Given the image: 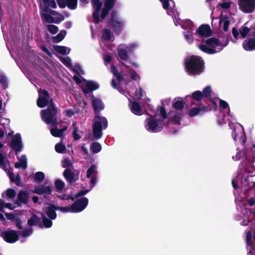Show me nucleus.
I'll list each match as a JSON object with an SVG mask.
<instances>
[{
  "mask_svg": "<svg viewBox=\"0 0 255 255\" xmlns=\"http://www.w3.org/2000/svg\"><path fill=\"white\" fill-rule=\"evenodd\" d=\"M203 61L201 58L197 56H192L186 60L187 72L192 75L199 74L202 71Z\"/></svg>",
  "mask_w": 255,
  "mask_h": 255,
  "instance_id": "nucleus-4",
  "label": "nucleus"
},
{
  "mask_svg": "<svg viewBox=\"0 0 255 255\" xmlns=\"http://www.w3.org/2000/svg\"><path fill=\"white\" fill-rule=\"evenodd\" d=\"M75 206H66L65 207H58L57 209L62 212H72L76 211L74 208Z\"/></svg>",
  "mask_w": 255,
  "mask_h": 255,
  "instance_id": "nucleus-51",
  "label": "nucleus"
},
{
  "mask_svg": "<svg viewBox=\"0 0 255 255\" xmlns=\"http://www.w3.org/2000/svg\"><path fill=\"white\" fill-rule=\"evenodd\" d=\"M38 93L39 97L37 101V104L39 107L44 108L49 102L50 103L47 110L41 111V115L42 120L48 125L55 126L57 124L56 117L57 111L52 102L51 98L49 96L47 91L44 90L39 91Z\"/></svg>",
  "mask_w": 255,
  "mask_h": 255,
  "instance_id": "nucleus-1",
  "label": "nucleus"
},
{
  "mask_svg": "<svg viewBox=\"0 0 255 255\" xmlns=\"http://www.w3.org/2000/svg\"><path fill=\"white\" fill-rule=\"evenodd\" d=\"M165 125V122L159 119L158 116H151L145 121V129L151 132L160 131Z\"/></svg>",
  "mask_w": 255,
  "mask_h": 255,
  "instance_id": "nucleus-7",
  "label": "nucleus"
},
{
  "mask_svg": "<svg viewBox=\"0 0 255 255\" xmlns=\"http://www.w3.org/2000/svg\"><path fill=\"white\" fill-rule=\"evenodd\" d=\"M39 1L40 7H42L44 6H49L52 8L56 7V3L55 0H38Z\"/></svg>",
  "mask_w": 255,
  "mask_h": 255,
  "instance_id": "nucleus-37",
  "label": "nucleus"
},
{
  "mask_svg": "<svg viewBox=\"0 0 255 255\" xmlns=\"http://www.w3.org/2000/svg\"><path fill=\"white\" fill-rule=\"evenodd\" d=\"M170 122H169V126L170 125H178L180 124V120L181 119L182 115L178 112H175V113H170Z\"/></svg>",
  "mask_w": 255,
  "mask_h": 255,
  "instance_id": "nucleus-32",
  "label": "nucleus"
},
{
  "mask_svg": "<svg viewBox=\"0 0 255 255\" xmlns=\"http://www.w3.org/2000/svg\"><path fill=\"white\" fill-rule=\"evenodd\" d=\"M45 178V175L42 172H37L35 173L34 179V180L38 183L42 182Z\"/></svg>",
  "mask_w": 255,
  "mask_h": 255,
  "instance_id": "nucleus-48",
  "label": "nucleus"
},
{
  "mask_svg": "<svg viewBox=\"0 0 255 255\" xmlns=\"http://www.w3.org/2000/svg\"><path fill=\"white\" fill-rule=\"evenodd\" d=\"M220 108L221 112L225 114H223L224 119H222L221 117H219L218 122L219 125H221L226 123V120H229L230 119V108L228 104L225 101L220 100Z\"/></svg>",
  "mask_w": 255,
  "mask_h": 255,
  "instance_id": "nucleus-11",
  "label": "nucleus"
},
{
  "mask_svg": "<svg viewBox=\"0 0 255 255\" xmlns=\"http://www.w3.org/2000/svg\"><path fill=\"white\" fill-rule=\"evenodd\" d=\"M97 174V166L96 165H92L87 170V177L88 178H91L90 184H92V187H93L96 183V175Z\"/></svg>",
  "mask_w": 255,
  "mask_h": 255,
  "instance_id": "nucleus-27",
  "label": "nucleus"
},
{
  "mask_svg": "<svg viewBox=\"0 0 255 255\" xmlns=\"http://www.w3.org/2000/svg\"><path fill=\"white\" fill-rule=\"evenodd\" d=\"M138 47V44L137 43L133 42L129 44L128 45H127V49L129 53H132L136 50Z\"/></svg>",
  "mask_w": 255,
  "mask_h": 255,
  "instance_id": "nucleus-55",
  "label": "nucleus"
},
{
  "mask_svg": "<svg viewBox=\"0 0 255 255\" xmlns=\"http://www.w3.org/2000/svg\"><path fill=\"white\" fill-rule=\"evenodd\" d=\"M173 106L176 110H181L184 107L183 102L180 98H175L173 102Z\"/></svg>",
  "mask_w": 255,
  "mask_h": 255,
  "instance_id": "nucleus-41",
  "label": "nucleus"
},
{
  "mask_svg": "<svg viewBox=\"0 0 255 255\" xmlns=\"http://www.w3.org/2000/svg\"><path fill=\"white\" fill-rule=\"evenodd\" d=\"M207 111V108L204 106L195 107L191 109L188 112V115L191 117H195L200 114H202Z\"/></svg>",
  "mask_w": 255,
  "mask_h": 255,
  "instance_id": "nucleus-30",
  "label": "nucleus"
},
{
  "mask_svg": "<svg viewBox=\"0 0 255 255\" xmlns=\"http://www.w3.org/2000/svg\"><path fill=\"white\" fill-rule=\"evenodd\" d=\"M81 86L83 88V92L87 94L88 93L89 91H94L97 89L99 86L98 83L93 81H88L85 80L84 78L82 80V82L81 83Z\"/></svg>",
  "mask_w": 255,
  "mask_h": 255,
  "instance_id": "nucleus-15",
  "label": "nucleus"
},
{
  "mask_svg": "<svg viewBox=\"0 0 255 255\" xmlns=\"http://www.w3.org/2000/svg\"><path fill=\"white\" fill-rule=\"evenodd\" d=\"M67 5L70 9H75L77 6V0H66Z\"/></svg>",
  "mask_w": 255,
  "mask_h": 255,
  "instance_id": "nucleus-49",
  "label": "nucleus"
},
{
  "mask_svg": "<svg viewBox=\"0 0 255 255\" xmlns=\"http://www.w3.org/2000/svg\"><path fill=\"white\" fill-rule=\"evenodd\" d=\"M92 105L96 114L98 112L104 109V104L102 101L100 99L95 97H93L92 98Z\"/></svg>",
  "mask_w": 255,
  "mask_h": 255,
  "instance_id": "nucleus-31",
  "label": "nucleus"
},
{
  "mask_svg": "<svg viewBox=\"0 0 255 255\" xmlns=\"http://www.w3.org/2000/svg\"><path fill=\"white\" fill-rule=\"evenodd\" d=\"M53 48L56 52L62 55L68 54L70 51L69 48L63 46L56 45L53 47Z\"/></svg>",
  "mask_w": 255,
  "mask_h": 255,
  "instance_id": "nucleus-38",
  "label": "nucleus"
},
{
  "mask_svg": "<svg viewBox=\"0 0 255 255\" xmlns=\"http://www.w3.org/2000/svg\"><path fill=\"white\" fill-rule=\"evenodd\" d=\"M73 131L72 132V135L73 138L76 140H78L80 138V135L77 133L78 128L76 127L75 123H73Z\"/></svg>",
  "mask_w": 255,
  "mask_h": 255,
  "instance_id": "nucleus-56",
  "label": "nucleus"
},
{
  "mask_svg": "<svg viewBox=\"0 0 255 255\" xmlns=\"http://www.w3.org/2000/svg\"><path fill=\"white\" fill-rule=\"evenodd\" d=\"M55 150L59 153H63L66 150V146L61 143H59L55 145Z\"/></svg>",
  "mask_w": 255,
  "mask_h": 255,
  "instance_id": "nucleus-54",
  "label": "nucleus"
},
{
  "mask_svg": "<svg viewBox=\"0 0 255 255\" xmlns=\"http://www.w3.org/2000/svg\"><path fill=\"white\" fill-rule=\"evenodd\" d=\"M9 146L16 152V154L17 152L21 150L23 148V145L22 144L21 135L19 133L16 134L13 137Z\"/></svg>",
  "mask_w": 255,
  "mask_h": 255,
  "instance_id": "nucleus-14",
  "label": "nucleus"
},
{
  "mask_svg": "<svg viewBox=\"0 0 255 255\" xmlns=\"http://www.w3.org/2000/svg\"><path fill=\"white\" fill-rule=\"evenodd\" d=\"M240 175L239 174L237 177H234L232 179V185L234 189H237L240 187L243 188L244 186H246L247 184L242 183V181L239 183V181H240Z\"/></svg>",
  "mask_w": 255,
  "mask_h": 255,
  "instance_id": "nucleus-39",
  "label": "nucleus"
},
{
  "mask_svg": "<svg viewBox=\"0 0 255 255\" xmlns=\"http://www.w3.org/2000/svg\"><path fill=\"white\" fill-rule=\"evenodd\" d=\"M66 35V31L65 30H61L59 34H58L56 36L53 37L52 41L54 43H58L64 38Z\"/></svg>",
  "mask_w": 255,
  "mask_h": 255,
  "instance_id": "nucleus-42",
  "label": "nucleus"
},
{
  "mask_svg": "<svg viewBox=\"0 0 255 255\" xmlns=\"http://www.w3.org/2000/svg\"><path fill=\"white\" fill-rule=\"evenodd\" d=\"M111 71L114 74V75L115 76V77L117 78L118 84L121 85V82L123 80V78L120 74H119L117 72L116 70V67L113 65H112L111 66Z\"/></svg>",
  "mask_w": 255,
  "mask_h": 255,
  "instance_id": "nucleus-45",
  "label": "nucleus"
},
{
  "mask_svg": "<svg viewBox=\"0 0 255 255\" xmlns=\"http://www.w3.org/2000/svg\"><path fill=\"white\" fill-rule=\"evenodd\" d=\"M32 233V229L29 227L26 229L23 230L20 232V235L24 237H28L31 235Z\"/></svg>",
  "mask_w": 255,
  "mask_h": 255,
  "instance_id": "nucleus-60",
  "label": "nucleus"
},
{
  "mask_svg": "<svg viewBox=\"0 0 255 255\" xmlns=\"http://www.w3.org/2000/svg\"><path fill=\"white\" fill-rule=\"evenodd\" d=\"M212 90L210 86L206 87L203 90L202 95L203 97H209L211 95Z\"/></svg>",
  "mask_w": 255,
  "mask_h": 255,
  "instance_id": "nucleus-62",
  "label": "nucleus"
},
{
  "mask_svg": "<svg viewBox=\"0 0 255 255\" xmlns=\"http://www.w3.org/2000/svg\"><path fill=\"white\" fill-rule=\"evenodd\" d=\"M72 69L73 70V71L77 74V75H74L73 76V79L75 80V81L79 85L81 84L82 82V80L83 79L81 76V75L84 74V72L80 66V65L76 64H75L73 67L72 66L71 67Z\"/></svg>",
  "mask_w": 255,
  "mask_h": 255,
  "instance_id": "nucleus-22",
  "label": "nucleus"
},
{
  "mask_svg": "<svg viewBox=\"0 0 255 255\" xmlns=\"http://www.w3.org/2000/svg\"><path fill=\"white\" fill-rule=\"evenodd\" d=\"M47 29L48 30L53 34H54L57 33L58 31V28L57 26L54 25H47Z\"/></svg>",
  "mask_w": 255,
  "mask_h": 255,
  "instance_id": "nucleus-63",
  "label": "nucleus"
},
{
  "mask_svg": "<svg viewBox=\"0 0 255 255\" xmlns=\"http://www.w3.org/2000/svg\"><path fill=\"white\" fill-rule=\"evenodd\" d=\"M250 29L245 25L242 26L239 32L237 29L235 28H233L232 29V33L234 37L236 38H245L249 33Z\"/></svg>",
  "mask_w": 255,
  "mask_h": 255,
  "instance_id": "nucleus-20",
  "label": "nucleus"
},
{
  "mask_svg": "<svg viewBox=\"0 0 255 255\" xmlns=\"http://www.w3.org/2000/svg\"><path fill=\"white\" fill-rule=\"evenodd\" d=\"M252 238L251 233L248 232L246 234L247 248L249 251L248 255H255V245L251 242Z\"/></svg>",
  "mask_w": 255,
  "mask_h": 255,
  "instance_id": "nucleus-25",
  "label": "nucleus"
},
{
  "mask_svg": "<svg viewBox=\"0 0 255 255\" xmlns=\"http://www.w3.org/2000/svg\"><path fill=\"white\" fill-rule=\"evenodd\" d=\"M51 188L49 185H40L35 188L33 193L39 195H49L51 193Z\"/></svg>",
  "mask_w": 255,
  "mask_h": 255,
  "instance_id": "nucleus-28",
  "label": "nucleus"
},
{
  "mask_svg": "<svg viewBox=\"0 0 255 255\" xmlns=\"http://www.w3.org/2000/svg\"><path fill=\"white\" fill-rule=\"evenodd\" d=\"M4 195H5L6 197L10 199H12L15 197L16 195V192L14 189L9 188L2 194V197H4Z\"/></svg>",
  "mask_w": 255,
  "mask_h": 255,
  "instance_id": "nucleus-47",
  "label": "nucleus"
},
{
  "mask_svg": "<svg viewBox=\"0 0 255 255\" xmlns=\"http://www.w3.org/2000/svg\"><path fill=\"white\" fill-rule=\"evenodd\" d=\"M240 9L245 13H252L255 10V0H238Z\"/></svg>",
  "mask_w": 255,
  "mask_h": 255,
  "instance_id": "nucleus-10",
  "label": "nucleus"
},
{
  "mask_svg": "<svg viewBox=\"0 0 255 255\" xmlns=\"http://www.w3.org/2000/svg\"><path fill=\"white\" fill-rule=\"evenodd\" d=\"M0 237L8 243H13L18 239L17 232L13 230H8L2 232L0 234Z\"/></svg>",
  "mask_w": 255,
  "mask_h": 255,
  "instance_id": "nucleus-13",
  "label": "nucleus"
},
{
  "mask_svg": "<svg viewBox=\"0 0 255 255\" xmlns=\"http://www.w3.org/2000/svg\"><path fill=\"white\" fill-rule=\"evenodd\" d=\"M240 208L241 212L243 214V221L241 222V224L243 226H246L250 222L249 216L251 215V212L244 205L240 206Z\"/></svg>",
  "mask_w": 255,
  "mask_h": 255,
  "instance_id": "nucleus-24",
  "label": "nucleus"
},
{
  "mask_svg": "<svg viewBox=\"0 0 255 255\" xmlns=\"http://www.w3.org/2000/svg\"><path fill=\"white\" fill-rule=\"evenodd\" d=\"M0 167L6 171L9 167V164L5 157L0 153Z\"/></svg>",
  "mask_w": 255,
  "mask_h": 255,
  "instance_id": "nucleus-43",
  "label": "nucleus"
},
{
  "mask_svg": "<svg viewBox=\"0 0 255 255\" xmlns=\"http://www.w3.org/2000/svg\"><path fill=\"white\" fill-rule=\"evenodd\" d=\"M55 185L58 191L62 190L65 187L64 183L60 180H57L55 182Z\"/></svg>",
  "mask_w": 255,
  "mask_h": 255,
  "instance_id": "nucleus-59",
  "label": "nucleus"
},
{
  "mask_svg": "<svg viewBox=\"0 0 255 255\" xmlns=\"http://www.w3.org/2000/svg\"><path fill=\"white\" fill-rule=\"evenodd\" d=\"M108 123L107 119L96 114L93 119V131L96 139L100 138L103 135L102 130L108 127Z\"/></svg>",
  "mask_w": 255,
  "mask_h": 255,
  "instance_id": "nucleus-5",
  "label": "nucleus"
},
{
  "mask_svg": "<svg viewBox=\"0 0 255 255\" xmlns=\"http://www.w3.org/2000/svg\"><path fill=\"white\" fill-rule=\"evenodd\" d=\"M246 153V150L243 149V150L237 149V152L235 156H233V159L235 161H238L241 159L242 157L244 156Z\"/></svg>",
  "mask_w": 255,
  "mask_h": 255,
  "instance_id": "nucleus-46",
  "label": "nucleus"
},
{
  "mask_svg": "<svg viewBox=\"0 0 255 255\" xmlns=\"http://www.w3.org/2000/svg\"><path fill=\"white\" fill-rule=\"evenodd\" d=\"M229 126L231 128H232V127L234 128L233 133H232L234 140L243 144H245L246 138L243 127L238 123L233 126V124L231 123H229Z\"/></svg>",
  "mask_w": 255,
  "mask_h": 255,
  "instance_id": "nucleus-8",
  "label": "nucleus"
},
{
  "mask_svg": "<svg viewBox=\"0 0 255 255\" xmlns=\"http://www.w3.org/2000/svg\"><path fill=\"white\" fill-rule=\"evenodd\" d=\"M38 218L35 215L32 216L31 217L28 221V224L30 226L36 225L38 224Z\"/></svg>",
  "mask_w": 255,
  "mask_h": 255,
  "instance_id": "nucleus-58",
  "label": "nucleus"
},
{
  "mask_svg": "<svg viewBox=\"0 0 255 255\" xmlns=\"http://www.w3.org/2000/svg\"><path fill=\"white\" fill-rule=\"evenodd\" d=\"M130 110L134 114L136 115H141L143 114V111L137 103L134 102H130Z\"/></svg>",
  "mask_w": 255,
  "mask_h": 255,
  "instance_id": "nucleus-34",
  "label": "nucleus"
},
{
  "mask_svg": "<svg viewBox=\"0 0 255 255\" xmlns=\"http://www.w3.org/2000/svg\"><path fill=\"white\" fill-rule=\"evenodd\" d=\"M29 198V193L26 191H20L17 194V200L15 202V204L17 206H20L21 203L26 204Z\"/></svg>",
  "mask_w": 255,
  "mask_h": 255,
  "instance_id": "nucleus-23",
  "label": "nucleus"
},
{
  "mask_svg": "<svg viewBox=\"0 0 255 255\" xmlns=\"http://www.w3.org/2000/svg\"><path fill=\"white\" fill-rule=\"evenodd\" d=\"M111 25L113 29L119 33L124 25V21L117 12H113L111 16Z\"/></svg>",
  "mask_w": 255,
  "mask_h": 255,
  "instance_id": "nucleus-12",
  "label": "nucleus"
},
{
  "mask_svg": "<svg viewBox=\"0 0 255 255\" xmlns=\"http://www.w3.org/2000/svg\"><path fill=\"white\" fill-rule=\"evenodd\" d=\"M212 31L210 26L208 25H202L198 27L196 32L194 33L195 36L199 35L200 37H209L211 35Z\"/></svg>",
  "mask_w": 255,
  "mask_h": 255,
  "instance_id": "nucleus-17",
  "label": "nucleus"
},
{
  "mask_svg": "<svg viewBox=\"0 0 255 255\" xmlns=\"http://www.w3.org/2000/svg\"><path fill=\"white\" fill-rule=\"evenodd\" d=\"M88 200L87 198H83L75 202L72 206H75L76 211L74 213H78L82 211L88 205Z\"/></svg>",
  "mask_w": 255,
  "mask_h": 255,
  "instance_id": "nucleus-21",
  "label": "nucleus"
},
{
  "mask_svg": "<svg viewBox=\"0 0 255 255\" xmlns=\"http://www.w3.org/2000/svg\"><path fill=\"white\" fill-rule=\"evenodd\" d=\"M243 47L246 51L255 50V30L251 33L249 38L244 41Z\"/></svg>",
  "mask_w": 255,
  "mask_h": 255,
  "instance_id": "nucleus-16",
  "label": "nucleus"
},
{
  "mask_svg": "<svg viewBox=\"0 0 255 255\" xmlns=\"http://www.w3.org/2000/svg\"><path fill=\"white\" fill-rule=\"evenodd\" d=\"M18 162L15 163V167L16 168H22L25 169L27 168V158L25 155L21 156H17Z\"/></svg>",
  "mask_w": 255,
  "mask_h": 255,
  "instance_id": "nucleus-33",
  "label": "nucleus"
},
{
  "mask_svg": "<svg viewBox=\"0 0 255 255\" xmlns=\"http://www.w3.org/2000/svg\"><path fill=\"white\" fill-rule=\"evenodd\" d=\"M162 3L163 8L167 10V13L171 15L173 13V9L175 6V2L173 0H159Z\"/></svg>",
  "mask_w": 255,
  "mask_h": 255,
  "instance_id": "nucleus-26",
  "label": "nucleus"
},
{
  "mask_svg": "<svg viewBox=\"0 0 255 255\" xmlns=\"http://www.w3.org/2000/svg\"><path fill=\"white\" fill-rule=\"evenodd\" d=\"M7 174L11 182L14 183L17 186L20 185V179L18 175H17L16 176H15L14 174L10 171L7 172Z\"/></svg>",
  "mask_w": 255,
  "mask_h": 255,
  "instance_id": "nucleus-44",
  "label": "nucleus"
},
{
  "mask_svg": "<svg viewBox=\"0 0 255 255\" xmlns=\"http://www.w3.org/2000/svg\"><path fill=\"white\" fill-rule=\"evenodd\" d=\"M127 45L124 44L119 45L117 48L118 55L121 60L127 61L129 56L128 53Z\"/></svg>",
  "mask_w": 255,
  "mask_h": 255,
  "instance_id": "nucleus-19",
  "label": "nucleus"
},
{
  "mask_svg": "<svg viewBox=\"0 0 255 255\" xmlns=\"http://www.w3.org/2000/svg\"><path fill=\"white\" fill-rule=\"evenodd\" d=\"M101 145L98 142H94L92 143L91 146V149L94 153H97L101 151Z\"/></svg>",
  "mask_w": 255,
  "mask_h": 255,
  "instance_id": "nucleus-50",
  "label": "nucleus"
},
{
  "mask_svg": "<svg viewBox=\"0 0 255 255\" xmlns=\"http://www.w3.org/2000/svg\"><path fill=\"white\" fill-rule=\"evenodd\" d=\"M43 224L45 228H50L52 225V221L47 219L45 217L43 218Z\"/></svg>",
  "mask_w": 255,
  "mask_h": 255,
  "instance_id": "nucleus-64",
  "label": "nucleus"
},
{
  "mask_svg": "<svg viewBox=\"0 0 255 255\" xmlns=\"http://www.w3.org/2000/svg\"><path fill=\"white\" fill-rule=\"evenodd\" d=\"M102 41L101 42L100 44L102 45L103 44L106 45V42H112L114 40V36L112 33H111L110 30L107 29H105L103 30L102 36Z\"/></svg>",
  "mask_w": 255,
  "mask_h": 255,
  "instance_id": "nucleus-29",
  "label": "nucleus"
},
{
  "mask_svg": "<svg viewBox=\"0 0 255 255\" xmlns=\"http://www.w3.org/2000/svg\"><path fill=\"white\" fill-rule=\"evenodd\" d=\"M67 129V127L65 126L61 129H58L57 128H51L50 132L52 135L55 137H61L63 135V132Z\"/></svg>",
  "mask_w": 255,
  "mask_h": 255,
  "instance_id": "nucleus-36",
  "label": "nucleus"
},
{
  "mask_svg": "<svg viewBox=\"0 0 255 255\" xmlns=\"http://www.w3.org/2000/svg\"><path fill=\"white\" fill-rule=\"evenodd\" d=\"M79 172L72 171L71 169H66L63 172L65 178L70 182L72 183L79 179Z\"/></svg>",
  "mask_w": 255,
  "mask_h": 255,
  "instance_id": "nucleus-18",
  "label": "nucleus"
},
{
  "mask_svg": "<svg viewBox=\"0 0 255 255\" xmlns=\"http://www.w3.org/2000/svg\"><path fill=\"white\" fill-rule=\"evenodd\" d=\"M56 210H58V209L56 208L54 206L50 205L45 208V212L49 218L55 219L56 218Z\"/></svg>",
  "mask_w": 255,
  "mask_h": 255,
  "instance_id": "nucleus-35",
  "label": "nucleus"
},
{
  "mask_svg": "<svg viewBox=\"0 0 255 255\" xmlns=\"http://www.w3.org/2000/svg\"><path fill=\"white\" fill-rule=\"evenodd\" d=\"M230 22L227 17H222L219 22V25L221 28H223L225 31H227L229 28Z\"/></svg>",
  "mask_w": 255,
  "mask_h": 255,
  "instance_id": "nucleus-40",
  "label": "nucleus"
},
{
  "mask_svg": "<svg viewBox=\"0 0 255 255\" xmlns=\"http://www.w3.org/2000/svg\"><path fill=\"white\" fill-rule=\"evenodd\" d=\"M49 6L40 7L42 19L48 23H59L64 19V17L58 14L56 11L50 9Z\"/></svg>",
  "mask_w": 255,
  "mask_h": 255,
  "instance_id": "nucleus-6",
  "label": "nucleus"
},
{
  "mask_svg": "<svg viewBox=\"0 0 255 255\" xmlns=\"http://www.w3.org/2000/svg\"><path fill=\"white\" fill-rule=\"evenodd\" d=\"M116 0H92L94 8L93 16L95 20L99 22L105 18L112 8Z\"/></svg>",
  "mask_w": 255,
  "mask_h": 255,
  "instance_id": "nucleus-2",
  "label": "nucleus"
},
{
  "mask_svg": "<svg viewBox=\"0 0 255 255\" xmlns=\"http://www.w3.org/2000/svg\"><path fill=\"white\" fill-rule=\"evenodd\" d=\"M60 60L66 66L69 68L72 67L71 60L69 57H61Z\"/></svg>",
  "mask_w": 255,
  "mask_h": 255,
  "instance_id": "nucleus-53",
  "label": "nucleus"
},
{
  "mask_svg": "<svg viewBox=\"0 0 255 255\" xmlns=\"http://www.w3.org/2000/svg\"><path fill=\"white\" fill-rule=\"evenodd\" d=\"M202 93L200 91H197L194 92L192 96V98L197 101H200L203 97Z\"/></svg>",
  "mask_w": 255,
  "mask_h": 255,
  "instance_id": "nucleus-57",
  "label": "nucleus"
},
{
  "mask_svg": "<svg viewBox=\"0 0 255 255\" xmlns=\"http://www.w3.org/2000/svg\"><path fill=\"white\" fill-rule=\"evenodd\" d=\"M160 115V117H158L160 119L163 120V122L167 118V114L164 106H161L158 109Z\"/></svg>",
  "mask_w": 255,
  "mask_h": 255,
  "instance_id": "nucleus-52",
  "label": "nucleus"
},
{
  "mask_svg": "<svg viewBox=\"0 0 255 255\" xmlns=\"http://www.w3.org/2000/svg\"><path fill=\"white\" fill-rule=\"evenodd\" d=\"M183 28L185 30L184 31L185 38L189 43H192L193 42V39L196 37L193 34L194 26L192 22L190 20H186L183 24Z\"/></svg>",
  "mask_w": 255,
  "mask_h": 255,
  "instance_id": "nucleus-9",
  "label": "nucleus"
},
{
  "mask_svg": "<svg viewBox=\"0 0 255 255\" xmlns=\"http://www.w3.org/2000/svg\"><path fill=\"white\" fill-rule=\"evenodd\" d=\"M198 48L208 54H214L221 51L225 46L216 38H209L201 44H197Z\"/></svg>",
  "mask_w": 255,
  "mask_h": 255,
  "instance_id": "nucleus-3",
  "label": "nucleus"
},
{
  "mask_svg": "<svg viewBox=\"0 0 255 255\" xmlns=\"http://www.w3.org/2000/svg\"><path fill=\"white\" fill-rule=\"evenodd\" d=\"M62 164L64 168H67V169H69L68 168L72 167V162L70 159L66 158L62 161Z\"/></svg>",
  "mask_w": 255,
  "mask_h": 255,
  "instance_id": "nucleus-61",
  "label": "nucleus"
}]
</instances>
